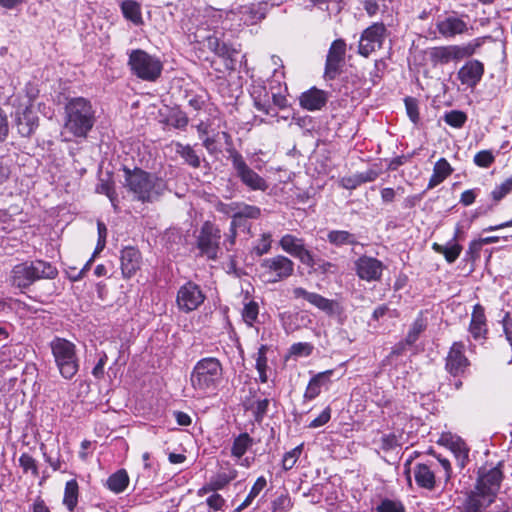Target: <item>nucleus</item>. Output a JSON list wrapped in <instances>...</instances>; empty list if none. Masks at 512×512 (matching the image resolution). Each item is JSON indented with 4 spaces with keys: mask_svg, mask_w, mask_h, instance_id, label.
I'll list each match as a JSON object with an SVG mask.
<instances>
[{
    "mask_svg": "<svg viewBox=\"0 0 512 512\" xmlns=\"http://www.w3.org/2000/svg\"><path fill=\"white\" fill-rule=\"evenodd\" d=\"M123 172L124 187L132 194L133 200L143 204L154 203L168 191L167 181L156 173L138 167L130 169L126 166Z\"/></svg>",
    "mask_w": 512,
    "mask_h": 512,
    "instance_id": "nucleus-1",
    "label": "nucleus"
},
{
    "mask_svg": "<svg viewBox=\"0 0 512 512\" xmlns=\"http://www.w3.org/2000/svg\"><path fill=\"white\" fill-rule=\"evenodd\" d=\"M91 102L84 97L71 98L65 105L64 128L77 138H86L93 128L96 116Z\"/></svg>",
    "mask_w": 512,
    "mask_h": 512,
    "instance_id": "nucleus-2",
    "label": "nucleus"
},
{
    "mask_svg": "<svg viewBox=\"0 0 512 512\" xmlns=\"http://www.w3.org/2000/svg\"><path fill=\"white\" fill-rule=\"evenodd\" d=\"M223 379V367L219 359L205 357L194 365L190 374V384L199 397L217 391Z\"/></svg>",
    "mask_w": 512,
    "mask_h": 512,
    "instance_id": "nucleus-3",
    "label": "nucleus"
},
{
    "mask_svg": "<svg viewBox=\"0 0 512 512\" xmlns=\"http://www.w3.org/2000/svg\"><path fill=\"white\" fill-rule=\"evenodd\" d=\"M436 459V461L428 460L414 464L411 474H413L415 483L419 488L433 491L442 479L444 485L452 479L451 462L439 455L436 456Z\"/></svg>",
    "mask_w": 512,
    "mask_h": 512,
    "instance_id": "nucleus-4",
    "label": "nucleus"
},
{
    "mask_svg": "<svg viewBox=\"0 0 512 512\" xmlns=\"http://www.w3.org/2000/svg\"><path fill=\"white\" fill-rule=\"evenodd\" d=\"M58 270L51 263L43 260L25 261L15 265L11 271V284L26 289L40 279H54Z\"/></svg>",
    "mask_w": 512,
    "mask_h": 512,
    "instance_id": "nucleus-5",
    "label": "nucleus"
},
{
    "mask_svg": "<svg viewBox=\"0 0 512 512\" xmlns=\"http://www.w3.org/2000/svg\"><path fill=\"white\" fill-rule=\"evenodd\" d=\"M54 362L60 375L71 380L79 371V358L76 345L62 337H55L49 343Z\"/></svg>",
    "mask_w": 512,
    "mask_h": 512,
    "instance_id": "nucleus-6",
    "label": "nucleus"
},
{
    "mask_svg": "<svg viewBox=\"0 0 512 512\" xmlns=\"http://www.w3.org/2000/svg\"><path fill=\"white\" fill-rule=\"evenodd\" d=\"M481 38H476L463 45H445L436 46L428 50V56L431 64L435 67L446 65L452 61H460L469 58L476 53V50L482 45Z\"/></svg>",
    "mask_w": 512,
    "mask_h": 512,
    "instance_id": "nucleus-7",
    "label": "nucleus"
},
{
    "mask_svg": "<svg viewBox=\"0 0 512 512\" xmlns=\"http://www.w3.org/2000/svg\"><path fill=\"white\" fill-rule=\"evenodd\" d=\"M128 65L132 74L144 81H156L163 70V64L156 56L141 49L132 50L129 54Z\"/></svg>",
    "mask_w": 512,
    "mask_h": 512,
    "instance_id": "nucleus-8",
    "label": "nucleus"
},
{
    "mask_svg": "<svg viewBox=\"0 0 512 512\" xmlns=\"http://www.w3.org/2000/svg\"><path fill=\"white\" fill-rule=\"evenodd\" d=\"M260 277L265 283L274 284L289 278L294 272V262L284 255L263 259L259 264Z\"/></svg>",
    "mask_w": 512,
    "mask_h": 512,
    "instance_id": "nucleus-9",
    "label": "nucleus"
},
{
    "mask_svg": "<svg viewBox=\"0 0 512 512\" xmlns=\"http://www.w3.org/2000/svg\"><path fill=\"white\" fill-rule=\"evenodd\" d=\"M221 230L210 221H205L196 235V248L198 256L208 260H216L219 257Z\"/></svg>",
    "mask_w": 512,
    "mask_h": 512,
    "instance_id": "nucleus-10",
    "label": "nucleus"
},
{
    "mask_svg": "<svg viewBox=\"0 0 512 512\" xmlns=\"http://www.w3.org/2000/svg\"><path fill=\"white\" fill-rule=\"evenodd\" d=\"M230 159L232 162L233 169L236 172V176L240 179L242 184L253 191H265L269 185L267 181L251 169L243 156L235 149L228 150Z\"/></svg>",
    "mask_w": 512,
    "mask_h": 512,
    "instance_id": "nucleus-11",
    "label": "nucleus"
},
{
    "mask_svg": "<svg viewBox=\"0 0 512 512\" xmlns=\"http://www.w3.org/2000/svg\"><path fill=\"white\" fill-rule=\"evenodd\" d=\"M206 296L200 286L195 282L188 281L177 291L176 305L184 313L197 310L205 301Z\"/></svg>",
    "mask_w": 512,
    "mask_h": 512,
    "instance_id": "nucleus-12",
    "label": "nucleus"
},
{
    "mask_svg": "<svg viewBox=\"0 0 512 512\" xmlns=\"http://www.w3.org/2000/svg\"><path fill=\"white\" fill-rule=\"evenodd\" d=\"M466 14L452 12L444 17H439L436 22L438 33L445 39H452L459 35L469 34V26Z\"/></svg>",
    "mask_w": 512,
    "mask_h": 512,
    "instance_id": "nucleus-13",
    "label": "nucleus"
},
{
    "mask_svg": "<svg viewBox=\"0 0 512 512\" xmlns=\"http://www.w3.org/2000/svg\"><path fill=\"white\" fill-rule=\"evenodd\" d=\"M386 31L383 23H374L366 28L360 37L358 53L368 57L375 50L380 49L385 40Z\"/></svg>",
    "mask_w": 512,
    "mask_h": 512,
    "instance_id": "nucleus-14",
    "label": "nucleus"
},
{
    "mask_svg": "<svg viewBox=\"0 0 512 512\" xmlns=\"http://www.w3.org/2000/svg\"><path fill=\"white\" fill-rule=\"evenodd\" d=\"M503 478L502 463L499 462L495 467H491L489 469L486 467L479 468L474 485L486 491L496 499Z\"/></svg>",
    "mask_w": 512,
    "mask_h": 512,
    "instance_id": "nucleus-15",
    "label": "nucleus"
},
{
    "mask_svg": "<svg viewBox=\"0 0 512 512\" xmlns=\"http://www.w3.org/2000/svg\"><path fill=\"white\" fill-rule=\"evenodd\" d=\"M279 246L287 254L304 265H313V254L306 248L304 239L298 238L293 234H285L279 240Z\"/></svg>",
    "mask_w": 512,
    "mask_h": 512,
    "instance_id": "nucleus-16",
    "label": "nucleus"
},
{
    "mask_svg": "<svg viewBox=\"0 0 512 512\" xmlns=\"http://www.w3.org/2000/svg\"><path fill=\"white\" fill-rule=\"evenodd\" d=\"M495 500L489 493L474 485L464 493L462 512H485Z\"/></svg>",
    "mask_w": 512,
    "mask_h": 512,
    "instance_id": "nucleus-17",
    "label": "nucleus"
},
{
    "mask_svg": "<svg viewBox=\"0 0 512 512\" xmlns=\"http://www.w3.org/2000/svg\"><path fill=\"white\" fill-rule=\"evenodd\" d=\"M346 54V42L343 39L334 40L328 50L325 62V78L333 80L340 72Z\"/></svg>",
    "mask_w": 512,
    "mask_h": 512,
    "instance_id": "nucleus-18",
    "label": "nucleus"
},
{
    "mask_svg": "<svg viewBox=\"0 0 512 512\" xmlns=\"http://www.w3.org/2000/svg\"><path fill=\"white\" fill-rule=\"evenodd\" d=\"M356 275L367 282L379 281L384 264L377 258L362 255L354 263Z\"/></svg>",
    "mask_w": 512,
    "mask_h": 512,
    "instance_id": "nucleus-19",
    "label": "nucleus"
},
{
    "mask_svg": "<svg viewBox=\"0 0 512 512\" xmlns=\"http://www.w3.org/2000/svg\"><path fill=\"white\" fill-rule=\"evenodd\" d=\"M469 360L465 356V344L461 341L454 342L446 357L445 368L449 374L459 376L469 366Z\"/></svg>",
    "mask_w": 512,
    "mask_h": 512,
    "instance_id": "nucleus-20",
    "label": "nucleus"
},
{
    "mask_svg": "<svg viewBox=\"0 0 512 512\" xmlns=\"http://www.w3.org/2000/svg\"><path fill=\"white\" fill-rule=\"evenodd\" d=\"M293 296L296 299H305L308 303H310L311 305L325 312L328 315L335 314L339 308V304L335 300L325 298L322 295L315 292H309L302 287L294 288Z\"/></svg>",
    "mask_w": 512,
    "mask_h": 512,
    "instance_id": "nucleus-21",
    "label": "nucleus"
},
{
    "mask_svg": "<svg viewBox=\"0 0 512 512\" xmlns=\"http://www.w3.org/2000/svg\"><path fill=\"white\" fill-rule=\"evenodd\" d=\"M484 64L477 60H468L457 72V78L462 85L474 88L481 81L484 75Z\"/></svg>",
    "mask_w": 512,
    "mask_h": 512,
    "instance_id": "nucleus-22",
    "label": "nucleus"
},
{
    "mask_svg": "<svg viewBox=\"0 0 512 512\" xmlns=\"http://www.w3.org/2000/svg\"><path fill=\"white\" fill-rule=\"evenodd\" d=\"M488 332L487 320L484 307L477 303L473 306L471 321L469 325V333L475 341L486 339Z\"/></svg>",
    "mask_w": 512,
    "mask_h": 512,
    "instance_id": "nucleus-23",
    "label": "nucleus"
},
{
    "mask_svg": "<svg viewBox=\"0 0 512 512\" xmlns=\"http://www.w3.org/2000/svg\"><path fill=\"white\" fill-rule=\"evenodd\" d=\"M334 374V370H326L315 374L306 387L303 398L305 401H312L317 398L322 389H327L331 383V376Z\"/></svg>",
    "mask_w": 512,
    "mask_h": 512,
    "instance_id": "nucleus-24",
    "label": "nucleus"
},
{
    "mask_svg": "<svg viewBox=\"0 0 512 512\" xmlns=\"http://www.w3.org/2000/svg\"><path fill=\"white\" fill-rule=\"evenodd\" d=\"M16 126L22 137H30L38 127V116L32 107H26L16 114Z\"/></svg>",
    "mask_w": 512,
    "mask_h": 512,
    "instance_id": "nucleus-25",
    "label": "nucleus"
},
{
    "mask_svg": "<svg viewBox=\"0 0 512 512\" xmlns=\"http://www.w3.org/2000/svg\"><path fill=\"white\" fill-rule=\"evenodd\" d=\"M302 108L308 111L320 110L328 101V94L316 87L303 92L299 98Z\"/></svg>",
    "mask_w": 512,
    "mask_h": 512,
    "instance_id": "nucleus-26",
    "label": "nucleus"
},
{
    "mask_svg": "<svg viewBox=\"0 0 512 512\" xmlns=\"http://www.w3.org/2000/svg\"><path fill=\"white\" fill-rule=\"evenodd\" d=\"M121 270L125 278H131L141 264V253L134 247H126L121 251Z\"/></svg>",
    "mask_w": 512,
    "mask_h": 512,
    "instance_id": "nucleus-27",
    "label": "nucleus"
},
{
    "mask_svg": "<svg viewBox=\"0 0 512 512\" xmlns=\"http://www.w3.org/2000/svg\"><path fill=\"white\" fill-rule=\"evenodd\" d=\"M238 476V471L229 461L218 463V471L212 476V485L214 488H225L231 481Z\"/></svg>",
    "mask_w": 512,
    "mask_h": 512,
    "instance_id": "nucleus-28",
    "label": "nucleus"
},
{
    "mask_svg": "<svg viewBox=\"0 0 512 512\" xmlns=\"http://www.w3.org/2000/svg\"><path fill=\"white\" fill-rule=\"evenodd\" d=\"M460 229L457 228L453 238L447 242L446 245L438 243L432 244V249L439 254H442L448 263H454L462 252V246L457 242Z\"/></svg>",
    "mask_w": 512,
    "mask_h": 512,
    "instance_id": "nucleus-29",
    "label": "nucleus"
},
{
    "mask_svg": "<svg viewBox=\"0 0 512 512\" xmlns=\"http://www.w3.org/2000/svg\"><path fill=\"white\" fill-rule=\"evenodd\" d=\"M254 106L266 115L272 114L271 97L264 85H254L251 90Z\"/></svg>",
    "mask_w": 512,
    "mask_h": 512,
    "instance_id": "nucleus-30",
    "label": "nucleus"
},
{
    "mask_svg": "<svg viewBox=\"0 0 512 512\" xmlns=\"http://www.w3.org/2000/svg\"><path fill=\"white\" fill-rule=\"evenodd\" d=\"M452 168L445 158L439 159L433 168V174L429 179L428 189H432L442 183L451 173Z\"/></svg>",
    "mask_w": 512,
    "mask_h": 512,
    "instance_id": "nucleus-31",
    "label": "nucleus"
},
{
    "mask_svg": "<svg viewBox=\"0 0 512 512\" xmlns=\"http://www.w3.org/2000/svg\"><path fill=\"white\" fill-rule=\"evenodd\" d=\"M174 147L176 154L179 155L187 165L195 169L201 166V159L191 145L175 142Z\"/></svg>",
    "mask_w": 512,
    "mask_h": 512,
    "instance_id": "nucleus-32",
    "label": "nucleus"
},
{
    "mask_svg": "<svg viewBox=\"0 0 512 512\" xmlns=\"http://www.w3.org/2000/svg\"><path fill=\"white\" fill-rule=\"evenodd\" d=\"M327 241L336 247L344 245H357V237L355 234L346 230H331L327 233Z\"/></svg>",
    "mask_w": 512,
    "mask_h": 512,
    "instance_id": "nucleus-33",
    "label": "nucleus"
},
{
    "mask_svg": "<svg viewBox=\"0 0 512 512\" xmlns=\"http://www.w3.org/2000/svg\"><path fill=\"white\" fill-rule=\"evenodd\" d=\"M129 485V476L125 469H119L111 474L107 481V488L115 494L122 493Z\"/></svg>",
    "mask_w": 512,
    "mask_h": 512,
    "instance_id": "nucleus-34",
    "label": "nucleus"
},
{
    "mask_svg": "<svg viewBox=\"0 0 512 512\" xmlns=\"http://www.w3.org/2000/svg\"><path fill=\"white\" fill-rule=\"evenodd\" d=\"M254 444V440L250 435L246 432L239 434L236 438H234L232 446H231V456L236 460H240L244 454L250 449Z\"/></svg>",
    "mask_w": 512,
    "mask_h": 512,
    "instance_id": "nucleus-35",
    "label": "nucleus"
},
{
    "mask_svg": "<svg viewBox=\"0 0 512 512\" xmlns=\"http://www.w3.org/2000/svg\"><path fill=\"white\" fill-rule=\"evenodd\" d=\"M374 512H407L404 502L399 498L380 497L373 508Z\"/></svg>",
    "mask_w": 512,
    "mask_h": 512,
    "instance_id": "nucleus-36",
    "label": "nucleus"
},
{
    "mask_svg": "<svg viewBox=\"0 0 512 512\" xmlns=\"http://www.w3.org/2000/svg\"><path fill=\"white\" fill-rule=\"evenodd\" d=\"M241 20L247 26L254 25L265 17L260 5H247L240 9Z\"/></svg>",
    "mask_w": 512,
    "mask_h": 512,
    "instance_id": "nucleus-37",
    "label": "nucleus"
},
{
    "mask_svg": "<svg viewBox=\"0 0 512 512\" xmlns=\"http://www.w3.org/2000/svg\"><path fill=\"white\" fill-rule=\"evenodd\" d=\"M79 486L75 479L66 482L64 489L63 504L70 511L73 512L78 503Z\"/></svg>",
    "mask_w": 512,
    "mask_h": 512,
    "instance_id": "nucleus-38",
    "label": "nucleus"
},
{
    "mask_svg": "<svg viewBox=\"0 0 512 512\" xmlns=\"http://www.w3.org/2000/svg\"><path fill=\"white\" fill-rule=\"evenodd\" d=\"M121 11L123 16L132 23L142 24V15L140 5L133 0H125L121 3Z\"/></svg>",
    "mask_w": 512,
    "mask_h": 512,
    "instance_id": "nucleus-39",
    "label": "nucleus"
},
{
    "mask_svg": "<svg viewBox=\"0 0 512 512\" xmlns=\"http://www.w3.org/2000/svg\"><path fill=\"white\" fill-rule=\"evenodd\" d=\"M239 54V51L234 48L232 45L222 42L219 50L215 55L222 58L225 62V67L229 70H233L235 68L236 62H237V55Z\"/></svg>",
    "mask_w": 512,
    "mask_h": 512,
    "instance_id": "nucleus-40",
    "label": "nucleus"
},
{
    "mask_svg": "<svg viewBox=\"0 0 512 512\" xmlns=\"http://www.w3.org/2000/svg\"><path fill=\"white\" fill-rule=\"evenodd\" d=\"M96 192L99 194L106 195L114 209L115 212L118 211V194L115 190L114 183L110 180H101L100 183L96 186Z\"/></svg>",
    "mask_w": 512,
    "mask_h": 512,
    "instance_id": "nucleus-41",
    "label": "nucleus"
},
{
    "mask_svg": "<svg viewBox=\"0 0 512 512\" xmlns=\"http://www.w3.org/2000/svg\"><path fill=\"white\" fill-rule=\"evenodd\" d=\"M261 215L259 207L254 205L242 204L238 207V210L232 215V226L234 227L236 221L239 218L246 219H258Z\"/></svg>",
    "mask_w": 512,
    "mask_h": 512,
    "instance_id": "nucleus-42",
    "label": "nucleus"
},
{
    "mask_svg": "<svg viewBox=\"0 0 512 512\" xmlns=\"http://www.w3.org/2000/svg\"><path fill=\"white\" fill-rule=\"evenodd\" d=\"M241 316L243 321L248 327H254L258 321L259 316V305L257 302L251 300L244 304Z\"/></svg>",
    "mask_w": 512,
    "mask_h": 512,
    "instance_id": "nucleus-43",
    "label": "nucleus"
},
{
    "mask_svg": "<svg viewBox=\"0 0 512 512\" xmlns=\"http://www.w3.org/2000/svg\"><path fill=\"white\" fill-rule=\"evenodd\" d=\"M443 120L447 125L460 129L465 125L467 115L461 110H450L444 114Z\"/></svg>",
    "mask_w": 512,
    "mask_h": 512,
    "instance_id": "nucleus-44",
    "label": "nucleus"
},
{
    "mask_svg": "<svg viewBox=\"0 0 512 512\" xmlns=\"http://www.w3.org/2000/svg\"><path fill=\"white\" fill-rule=\"evenodd\" d=\"M425 328L426 324L424 320L422 318H417L411 325V328L406 335V343L409 345L414 344L418 340L420 334L425 330Z\"/></svg>",
    "mask_w": 512,
    "mask_h": 512,
    "instance_id": "nucleus-45",
    "label": "nucleus"
},
{
    "mask_svg": "<svg viewBox=\"0 0 512 512\" xmlns=\"http://www.w3.org/2000/svg\"><path fill=\"white\" fill-rule=\"evenodd\" d=\"M292 507L293 502L287 493L281 494L271 502L272 512H288Z\"/></svg>",
    "mask_w": 512,
    "mask_h": 512,
    "instance_id": "nucleus-46",
    "label": "nucleus"
},
{
    "mask_svg": "<svg viewBox=\"0 0 512 512\" xmlns=\"http://www.w3.org/2000/svg\"><path fill=\"white\" fill-rule=\"evenodd\" d=\"M302 446L303 445L301 444L284 454L282 459V468L285 471L291 470L295 466L301 455Z\"/></svg>",
    "mask_w": 512,
    "mask_h": 512,
    "instance_id": "nucleus-47",
    "label": "nucleus"
},
{
    "mask_svg": "<svg viewBox=\"0 0 512 512\" xmlns=\"http://www.w3.org/2000/svg\"><path fill=\"white\" fill-rule=\"evenodd\" d=\"M495 161V156L491 150H481L475 154L473 162L481 168L490 167Z\"/></svg>",
    "mask_w": 512,
    "mask_h": 512,
    "instance_id": "nucleus-48",
    "label": "nucleus"
},
{
    "mask_svg": "<svg viewBox=\"0 0 512 512\" xmlns=\"http://www.w3.org/2000/svg\"><path fill=\"white\" fill-rule=\"evenodd\" d=\"M272 243V235L269 232L261 234L260 238L257 241V244L254 246L253 251L257 256H262L268 253L271 249Z\"/></svg>",
    "mask_w": 512,
    "mask_h": 512,
    "instance_id": "nucleus-49",
    "label": "nucleus"
},
{
    "mask_svg": "<svg viewBox=\"0 0 512 512\" xmlns=\"http://www.w3.org/2000/svg\"><path fill=\"white\" fill-rule=\"evenodd\" d=\"M267 486V480L264 476H260L254 482L244 502L245 505H251L253 500L260 494V492Z\"/></svg>",
    "mask_w": 512,
    "mask_h": 512,
    "instance_id": "nucleus-50",
    "label": "nucleus"
},
{
    "mask_svg": "<svg viewBox=\"0 0 512 512\" xmlns=\"http://www.w3.org/2000/svg\"><path fill=\"white\" fill-rule=\"evenodd\" d=\"M512 191V181L507 178L491 192L492 199L497 203Z\"/></svg>",
    "mask_w": 512,
    "mask_h": 512,
    "instance_id": "nucleus-51",
    "label": "nucleus"
},
{
    "mask_svg": "<svg viewBox=\"0 0 512 512\" xmlns=\"http://www.w3.org/2000/svg\"><path fill=\"white\" fill-rule=\"evenodd\" d=\"M400 436L395 433L384 434L380 439V448L383 451H391L400 446Z\"/></svg>",
    "mask_w": 512,
    "mask_h": 512,
    "instance_id": "nucleus-52",
    "label": "nucleus"
},
{
    "mask_svg": "<svg viewBox=\"0 0 512 512\" xmlns=\"http://www.w3.org/2000/svg\"><path fill=\"white\" fill-rule=\"evenodd\" d=\"M405 108L409 119L417 124L419 121V107L418 101L413 97H406L405 100Z\"/></svg>",
    "mask_w": 512,
    "mask_h": 512,
    "instance_id": "nucleus-53",
    "label": "nucleus"
},
{
    "mask_svg": "<svg viewBox=\"0 0 512 512\" xmlns=\"http://www.w3.org/2000/svg\"><path fill=\"white\" fill-rule=\"evenodd\" d=\"M313 351V346L307 342L294 343L290 348V353L298 357H307Z\"/></svg>",
    "mask_w": 512,
    "mask_h": 512,
    "instance_id": "nucleus-54",
    "label": "nucleus"
},
{
    "mask_svg": "<svg viewBox=\"0 0 512 512\" xmlns=\"http://www.w3.org/2000/svg\"><path fill=\"white\" fill-rule=\"evenodd\" d=\"M171 125L177 129H185L188 125V117L182 111L173 113L170 117Z\"/></svg>",
    "mask_w": 512,
    "mask_h": 512,
    "instance_id": "nucleus-55",
    "label": "nucleus"
},
{
    "mask_svg": "<svg viewBox=\"0 0 512 512\" xmlns=\"http://www.w3.org/2000/svg\"><path fill=\"white\" fill-rule=\"evenodd\" d=\"M313 262H314L313 265H306V266L311 267L321 273H330V272H333L334 271L333 269L336 268L335 264H333L329 261H325L323 259H315L313 257Z\"/></svg>",
    "mask_w": 512,
    "mask_h": 512,
    "instance_id": "nucleus-56",
    "label": "nucleus"
},
{
    "mask_svg": "<svg viewBox=\"0 0 512 512\" xmlns=\"http://www.w3.org/2000/svg\"><path fill=\"white\" fill-rule=\"evenodd\" d=\"M330 419H331V408H330V406H327L317 418H315L314 420H312L309 423L308 427L309 428L321 427V426L325 425L326 423H328Z\"/></svg>",
    "mask_w": 512,
    "mask_h": 512,
    "instance_id": "nucleus-57",
    "label": "nucleus"
},
{
    "mask_svg": "<svg viewBox=\"0 0 512 512\" xmlns=\"http://www.w3.org/2000/svg\"><path fill=\"white\" fill-rule=\"evenodd\" d=\"M267 351H268V346L267 345H261L257 351V354H256V369L257 370H267Z\"/></svg>",
    "mask_w": 512,
    "mask_h": 512,
    "instance_id": "nucleus-58",
    "label": "nucleus"
},
{
    "mask_svg": "<svg viewBox=\"0 0 512 512\" xmlns=\"http://www.w3.org/2000/svg\"><path fill=\"white\" fill-rule=\"evenodd\" d=\"M205 503L211 510L218 511L223 508L225 500L220 494L213 493L206 499Z\"/></svg>",
    "mask_w": 512,
    "mask_h": 512,
    "instance_id": "nucleus-59",
    "label": "nucleus"
},
{
    "mask_svg": "<svg viewBox=\"0 0 512 512\" xmlns=\"http://www.w3.org/2000/svg\"><path fill=\"white\" fill-rule=\"evenodd\" d=\"M19 464L25 471L31 470L37 473L36 461L31 455L23 453L19 458Z\"/></svg>",
    "mask_w": 512,
    "mask_h": 512,
    "instance_id": "nucleus-60",
    "label": "nucleus"
},
{
    "mask_svg": "<svg viewBox=\"0 0 512 512\" xmlns=\"http://www.w3.org/2000/svg\"><path fill=\"white\" fill-rule=\"evenodd\" d=\"M478 192V188L465 190L464 192H462L459 202L464 206L472 205L478 196Z\"/></svg>",
    "mask_w": 512,
    "mask_h": 512,
    "instance_id": "nucleus-61",
    "label": "nucleus"
},
{
    "mask_svg": "<svg viewBox=\"0 0 512 512\" xmlns=\"http://www.w3.org/2000/svg\"><path fill=\"white\" fill-rule=\"evenodd\" d=\"M421 455L419 451H413L409 454L408 458L404 462V474L406 475L407 481L411 484V470L413 469V462L416 458Z\"/></svg>",
    "mask_w": 512,
    "mask_h": 512,
    "instance_id": "nucleus-62",
    "label": "nucleus"
},
{
    "mask_svg": "<svg viewBox=\"0 0 512 512\" xmlns=\"http://www.w3.org/2000/svg\"><path fill=\"white\" fill-rule=\"evenodd\" d=\"M482 248V242L479 240H473L470 242L469 247L466 251V256L474 260L479 257Z\"/></svg>",
    "mask_w": 512,
    "mask_h": 512,
    "instance_id": "nucleus-63",
    "label": "nucleus"
},
{
    "mask_svg": "<svg viewBox=\"0 0 512 512\" xmlns=\"http://www.w3.org/2000/svg\"><path fill=\"white\" fill-rule=\"evenodd\" d=\"M357 176L360 184L362 185L364 183L375 181L379 176V172L375 169H368L364 172L358 173Z\"/></svg>",
    "mask_w": 512,
    "mask_h": 512,
    "instance_id": "nucleus-64",
    "label": "nucleus"
}]
</instances>
